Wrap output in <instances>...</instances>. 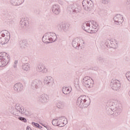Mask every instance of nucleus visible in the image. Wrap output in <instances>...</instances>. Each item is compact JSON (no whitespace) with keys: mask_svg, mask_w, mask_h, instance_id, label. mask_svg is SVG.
Instances as JSON below:
<instances>
[{"mask_svg":"<svg viewBox=\"0 0 130 130\" xmlns=\"http://www.w3.org/2000/svg\"><path fill=\"white\" fill-rule=\"evenodd\" d=\"M106 113L109 115H119L121 113L122 107L118 101L115 100L109 101L107 102L106 107Z\"/></svg>","mask_w":130,"mask_h":130,"instance_id":"nucleus-1","label":"nucleus"},{"mask_svg":"<svg viewBox=\"0 0 130 130\" xmlns=\"http://www.w3.org/2000/svg\"><path fill=\"white\" fill-rule=\"evenodd\" d=\"M57 39L56 34L53 32H47L44 34L42 37V41L44 43L49 44V43H52V42H55Z\"/></svg>","mask_w":130,"mask_h":130,"instance_id":"nucleus-2","label":"nucleus"},{"mask_svg":"<svg viewBox=\"0 0 130 130\" xmlns=\"http://www.w3.org/2000/svg\"><path fill=\"white\" fill-rule=\"evenodd\" d=\"M91 103L90 98L86 95H81L78 98L77 105L81 107H88Z\"/></svg>","mask_w":130,"mask_h":130,"instance_id":"nucleus-3","label":"nucleus"},{"mask_svg":"<svg viewBox=\"0 0 130 130\" xmlns=\"http://www.w3.org/2000/svg\"><path fill=\"white\" fill-rule=\"evenodd\" d=\"M15 110H14L12 111L13 114H14V115H16V116H19V114H24L26 116L30 115V112L25 110L24 107L21 106V105L16 104L15 105Z\"/></svg>","mask_w":130,"mask_h":130,"instance_id":"nucleus-4","label":"nucleus"},{"mask_svg":"<svg viewBox=\"0 0 130 130\" xmlns=\"http://www.w3.org/2000/svg\"><path fill=\"white\" fill-rule=\"evenodd\" d=\"M11 38V34L8 30H3L0 32V44L4 45L9 42Z\"/></svg>","mask_w":130,"mask_h":130,"instance_id":"nucleus-5","label":"nucleus"},{"mask_svg":"<svg viewBox=\"0 0 130 130\" xmlns=\"http://www.w3.org/2000/svg\"><path fill=\"white\" fill-rule=\"evenodd\" d=\"M10 61V55L6 52L0 53V67H5Z\"/></svg>","mask_w":130,"mask_h":130,"instance_id":"nucleus-6","label":"nucleus"},{"mask_svg":"<svg viewBox=\"0 0 130 130\" xmlns=\"http://www.w3.org/2000/svg\"><path fill=\"white\" fill-rule=\"evenodd\" d=\"M82 6L85 11H87V12H90V11L93 9V7H94V4L91 0H83L82 1Z\"/></svg>","mask_w":130,"mask_h":130,"instance_id":"nucleus-7","label":"nucleus"},{"mask_svg":"<svg viewBox=\"0 0 130 130\" xmlns=\"http://www.w3.org/2000/svg\"><path fill=\"white\" fill-rule=\"evenodd\" d=\"M56 28L59 32H65V33H67L70 30V24L59 23L57 24Z\"/></svg>","mask_w":130,"mask_h":130,"instance_id":"nucleus-8","label":"nucleus"},{"mask_svg":"<svg viewBox=\"0 0 130 130\" xmlns=\"http://www.w3.org/2000/svg\"><path fill=\"white\" fill-rule=\"evenodd\" d=\"M121 87L120 81L117 79L112 80L111 82V88L114 91H118Z\"/></svg>","mask_w":130,"mask_h":130,"instance_id":"nucleus-9","label":"nucleus"},{"mask_svg":"<svg viewBox=\"0 0 130 130\" xmlns=\"http://www.w3.org/2000/svg\"><path fill=\"white\" fill-rule=\"evenodd\" d=\"M83 85L86 87V88H92L94 85V81L93 79L90 78V77L86 76L83 79Z\"/></svg>","mask_w":130,"mask_h":130,"instance_id":"nucleus-10","label":"nucleus"},{"mask_svg":"<svg viewBox=\"0 0 130 130\" xmlns=\"http://www.w3.org/2000/svg\"><path fill=\"white\" fill-rule=\"evenodd\" d=\"M68 10L71 14H79L81 12V8L78 7L77 4H73L68 7Z\"/></svg>","mask_w":130,"mask_h":130,"instance_id":"nucleus-11","label":"nucleus"},{"mask_svg":"<svg viewBox=\"0 0 130 130\" xmlns=\"http://www.w3.org/2000/svg\"><path fill=\"white\" fill-rule=\"evenodd\" d=\"M82 28L84 31L88 33H96V30L91 29V24H90V23L85 22L83 23Z\"/></svg>","mask_w":130,"mask_h":130,"instance_id":"nucleus-12","label":"nucleus"},{"mask_svg":"<svg viewBox=\"0 0 130 130\" xmlns=\"http://www.w3.org/2000/svg\"><path fill=\"white\" fill-rule=\"evenodd\" d=\"M31 86L32 89L35 90L36 89H39L42 86V82L40 80L36 79L31 82Z\"/></svg>","mask_w":130,"mask_h":130,"instance_id":"nucleus-13","label":"nucleus"},{"mask_svg":"<svg viewBox=\"0 0 130 130\" xmlns=\"http://www.w3.org/2000/svg\"><path fill=\"white\" fill-rule=\"evenodd\" d=\"M82 42H83V40L79 38H76L73 40L72 45L74 48L79 49V47H80L81 44H82Z\"/></svg>","mask_w":130,"mask_h":130,"instance_id":"nucleus-14","label":"nucleus"},{"mask_svg":"<svg viewBox=\"0 0 130 130\" xmlns=\"http://www.w3.org/2000/svg\"><path fill=\"white\" fill-rule=\"evenodd\" d=\"M48 99L49 98L46 94H43L38 98V101L41 103H45V102H48Z\"/></svg>","mask_w":130,"mask_h":130,"instance_id":"nucleus-15","label":"nucleus"},{"mask_svg":"<svg viewBox=\"0 0 130 130\" xmlns=\"http://www.w3.org/2000/svg\"><path fill=\"white\" fill-rule=\"evenodd\" d=\"M114 21L117 25H120L123 22V17L120 14H117L114 17Z\"/></svg>","mask_w":130,"mask_h":130,"instance_id":"nucleus-16","label":"nucleus"},{"mask_svg":"<svg viewBox=\"0 0 130 130\" xmlns=\"http://www.w3.org/2000/svg\"><path fill=\"white\" fill-rule=\"evenodd\" d=\"M52 12L55 15H59L60 13V9H59V5L58 4H55L52 5Z\"/></svg>","mask_w":130,"mask_h":130,"instance_id":"nucleus-17","label":"nucleus"},{"mask_svg":"<svg viewBox=\"0 0 130 130\" xmlns=\"http://www.w3.org/2000/svg\"><path fill=\"white\" fill-rule=\"evenodd\" d=\"M44 83L48 86H52L53 85V79L51 76H47L44 79Z\"/></svg>","mask_w":130,"mask_h":130,"instance_id":"nucleus-18","label":"nucleus"},{"mask_svg":"<svg viewBox=\"0 0 130 130\" xmlns=\"http://www.w3.org/2000/svg\"><path fill=\"white\" fill-rule=\"evenodd\" d=\"M57 119H58V123H61L63 124L62 126H64L68 123V119L65 116L58 117Z\"/></svg>","mask_w":130,"mask_h":130,"instance_id":"nucleus-19","label":"nucleus"},{"mask_svg":"<svg viewBox=\"0 0 130 130\" xmlns=\"http://www.w3.org/2000/svg\"><path fill=\"white\" fill-rule=\"evenodd\" d=\"M20 25H21V28L26 29V28L28 27V25H29V21L26 19V18H22L20 20Z\"/></svg>","mask_w":130,"mask_h":130,"instance_id":"nucleus-20","label":"nucleus"},{"mask_svg":"<svg viewBox=\"0 0 130 130\" xmlns=\"http://www.w3.org/2000/svg\"><path fill=\"white\" fill-rule=\"evenodd\" d=\"M37 70L38 72L42 73L43 74H46V73L48 72L47 69L45 68V66L43 64H39L38 66Z\"/></svg>","mask_w":130,"mask_h":130,"instance_id":"nucleus-21","label":"nucleus"},{"mask_svg":"<svg viewBox=\"0 0 130 130\" xmlns=\"http://www.w3.org/2000/svg\"><path fill=\"white\" fill-rule=\"evenodd\" d=\"M13 88L16 92H21L23 90V84L20 83H16L14 85Z\"/></svg>","mask_w":130,"mask_h":130,"instance_id":"nucleus-22","label":"nucleus"},{"mask_svg":"<svg viewBox=\"0 0 130 130\" xmlns=\"http://www.w3.org/2000/svg\"><path fill=\"white\" fill-rule=\"evenodd\" d=\"M5 15V17L6 19V21L7 22H11L12 21V19H11V17L12 16H13V13L11 12H7L5 13H4Z\"/></svg>","mask_w":130,"mask_h":130,"instance_id":"nucleus-23","label":"nucleus"},{"mask_svg":"<svg viewBox=\"0 0 130 130\" xmlns=\"http://www.w3.org/2000/svg\"><path fill=\"white\" fill-rule=\"evenodd\" d=\"M24 0H11V3L13 6H20L24 3Z\"/></svg>","mask_w":130,"mask_h":130,"instance_id":"nucleus-24","label":"nucleus"},{"mask_svg":"<svg viewBox=\"0 0 130 130\" xmlns=\"http://www.w3.org/2000/svg\"><path fill=\"white\" fill-rule=\"evenodd\" d=\"M108 44L111 48H114L115 49L116 47H117V43H116V41L115 40H112L110 41L109 42H108Z\"/></svg>","mask_w":130,"mask_h":130,"instance_id":"nucleus-25","label":"nucleus"},{"mask_svg":"<svg viewBox=\"0 0 130 130\" xmlns=\"http://www.w3.org/2000/svg\"><path fill=\"white\" fill-rule=\"evenodd\" d=\"M62 92L65 95H69V94L72 92V90H70L68 87H63L62 88Z\"/></svg>","mask_w":130,"mask_h":130,"instance_id":"nucleus-26","label":"nucleus"},{"mask_svg":"<svg viewBox=\"0 0 130 130\" xmlns=\"http://www.w3.org/2000/svg\"><path fill=\"white\" fill-rule=\"evenodd\" d=\"M52 123L53 125H54L55 126H59L60 127H62V126L63 125V124H62L61 123H58L57 118L52 120Z\"/></svg>","mask_w":130,"mask_h":130,"instance_id":"nucleus-27","label":"nucleus"},{"mask_svg":"<svg viewBox=\"0 0 130 130\" xmlns=\"http://www.w3.org/2000/svg\"><path fill=\"white\" fill-rule=\"evenodd\" d=\"M22 69L23 70V71L28 72V71L30 70V64H29V63H28L22 64Z\"/></svg>","mask_w":130,"mask_h":130,"instance_id":"nucleus-28","label":"nucleus"},{"mask_svg":"<svg viewBox=\"0 0 130 130\" xmlns=\"http://www.w3.org/2000/svg\"><path fill=\"white\" fill-rule=\"evenodd\" d=\"M91 24H92V25L91 27V30H93V31H98V24H96V22H94V21H92L91 22Z\"/></svg>","mask_w":130,"mask_h":130,"instance_id":"nucleus-29","label":"nucleus"},{"mask_svg":"<svg viewBox=\"0 0 130 130\" xmlns=\"http://www.w3.org/2000/svg\"><path fill=\"white\" fill-rule=\"evenodd\" d=\"M19 46L21 49H24L27 47V43L25 41H20L19 42Z\"/></svg>","mask_w":130,"mask_h":130,"instance_id":"nucleus-30","label":"nucleus"},{"mask_svg":"<svg viewBox=\"0 0 130 130\" xmlns=\"http://www.w3.org/2000/svg\"><path fill=\"white\" fill-rule=\"evenodd\" d=\"M96 60L100 63H103V62H104V61L105 60V59H104V58H103L100 56H99L97 57Z\"/></svg>","mask_w":130,"mask_h":130,"instance_id":"nucleus-31","label":"nucleus"},{"mask_svg":"<svg viewBox=\"0 0 130 130\" xmlns=\"http://www.w3.org/2000/svg\"><path fill=\"white\" fill-rule=\"evenodd\" d=\"M57 108L62 109L64 107V103L61 102H59L57 104Z\"/></svg>","mask_w":130,"mask_h":130,"instance_id":"nucleus-32","label":"nucleus"},{"mask_svg":"<svg viewBox=\"0 0 130 130\" xmlns=\"http://www.w3.org/2000/svg\"><path fill=\"white\" fill-rule=\"evenodd\" d=\"M28 60H29V58L27 56L23 57L21 59V62L22 63V64L27 63V62H28Z\"/></svg>","mask_w":130,"mask_h":130,"instance_id":"nucleus-33","label":"nucleus"},{"mask_svg":"<svg viewBox=\"0 0 130 130\" xmlns=\"http://www.w3.org/2000/svg\"><path fill=\"white\" fill-rule=\"evenodd\" d=\"M19 120H21V121H23V122H27V119L25 117H18Z\"/></svg>","mask_w":130,"mask_h":130,"instance_id":"nucleus-34","label":"nucleus"},{"mask_svg":"<svg viewBox=\"0 0 130 130\" xmlns=\"http://www.w3.org/2000/svg\"><path fill=\"white\" fill-rule=\"evenodd\" d=\"M127 80L130 82V72H127L125 74Z\"/></svg>","mask_w":130,"mask_h":130,"instance_id":"nucleus-35","label":"nucleus"},{"mask_svg":"<svg viewBox=\"0 0 130 130\" xmlns=\"http://www.w3.org/2000/svg\"><path fill=\"white\" fill-rule=\"evenodd\" d=\"M102 4H104V5H107L109 4V2H110V0H102Z\"/></svg>","mask_w":130,"mask_h":130,"instance_id":"nucleus-36","label":"nucleus"},{"mask_svg":"<svg viewBox=\"0 0 130 130\" xmlns=\"http://www.w3.org/2000/svg\"><path fill=\"white\" fill-rule=\"evenodd\" d=\"M127 9L130 11V0H127L126 2Z\"/></svg>","mask_w":130,"mask_h":130,"instance_id":"nucleus-37","label":"nucleus"},{"mask_svg":"<svg viewBox=\"0 0 130 130\" xmlns=\"http://www.w3.org/2000/svg\"><path fill=\"white\" fill-rule=\"evenodd\" d=\"M31 124L35 126V127H37V126L38 125V123H35V122H31Z\"/></svg>","mask_w":130,"mask_h":130,"instance_id":"nucleus-38","label":"nucleus"},{"mask_svg":"<svg viewBox=\"0 0 130 130\" xmlns=\"http://www.w3.org/2000/svg\"><path fill=\"white\" fill-rule=\"evenodd\" d=\"M37 127H38V128H40V129H41V128H42V126H41L39 124H38V126Z\"/></svg>","mask_w":130,"mask_h":130,"instance_id":"nucleus-39","label":"nucleus"},{"mask_svg":"<svg viewBox=\"0 0 130 130\" xmlns=\"http://www.w3.org/2000/svg\"><path fill=\"white\" fill-rule=\"evenodd\" d=\"M26 130H31V127H30V126H27L26 127Z\"/></svg>","mask_w":130,"mask_h":130,"instance_id":"nucleus-40","label":"nucleus"},{"mask_svg":"<svg viewBox=\"0 0 130 130\" xmlns=\"http://www.w3.org/2000/svg\"><path fill=\"white\" fill-rule=\"evenodd\" d=\"M45 127L47 128V129L49 130V126L46 125Z\"/></svg>","mask_w":130,"mask_h":130,"instance_id":"nucleus-41","label":"nucleus"},{"mask_svg":"<svg viewBox=\"0 0 130 130\" xmlns=\"http://www.w3.org/2000/svg\"><path fill=\"white\" fill-rule=\"evenodd\" d=\"M13 67H14V68L15 69H16V68H17V64H14L13 65Z\"/></svg>","mask_w":130,"mask_h":130,"instance_id":"nucleus-42","label":"nucleus"},{"mask_svg":"<svg viewBox=\"0 0 130 130\" xmlns=\"http://www.w3.org/2000/svg\"><path fill=\"white\" fill-rule=\"evenodd\" d=\"M18 63V61H15L14 64H17Z\"/></svg>","mask_w":130,"mask_h":130,"instance_id":"nucleus-43","label":"nucleus"},{"mask_svg":"<svg viewBox=\"0 0 130 130\" xmlns=\"http://www.w3.org/2000/svg\"><path fill=\"white\" fill-rule=\"evenodd\" d=\"M40 124H41L42 125H43V126H44V127H45V126H46V125H44V124H42V123H40Z\"/></svg>","mask_w":130,"mask_h":130,"instance_id":"nucleus-44","label":"nucleus"},{"mask_svg":"<svg viewBox=\"0 0 130 130\" xmlns=\"http://www.w3.org/2000/svg\"><path fill=\"white\" fill-rule=\"evenodd\" d=\"M59 4H60L61 5H63V3H62V2H61V3H59Z\"/></svg>","mask_w":130,"mask_h":130,"instance_id":"nucleus-45","label":"nucleus"},{"mask_svg":"<svg viewBox=\"0 0 130 130\" xmlns=\"http://www.w3.org/2000/svg\"><path fill=\"white\" fill-rule=\"evenodd\" d=\"M63 122H66V121H63Z\"/></svg>","mask_w":130,"mask_h":130,"instance_id":"nucleus-46","label":"nucleus"},{"mask_svg":"<svg viewBox=\"0 0 130 130\" xmlns=\"http://www.w3.org/2000/svg\"><path fill=\"white\" fill-rule=\"evenodd\" d=\"M71 90H72V87H71Z\"/></svg>","mask_w":130,"mask_h":130,"instance_id":"nucleus-47","label":"nucleus"}]
</instances>
